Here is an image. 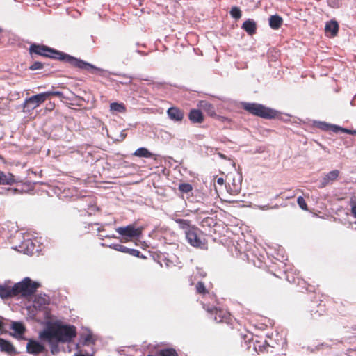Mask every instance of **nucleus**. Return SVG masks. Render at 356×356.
<instances>
[{
  "label": "nucleus",
  "instance_id": "34",
  "mask_svg": "<svg viewBox=\"0 0 356 356\" xmlns=\"http://www.w3.org/2000/svg\"><path fill=\"white\" fill-rule=\"evenodd\" d=\"M297 202H298V204L299 205V207L304 211H307L308 210V207H307V204L305 200V199L300 196L298 197V200H297Z\"/></svg>",
  "mask_w": 356,
  "mask_h": 356
},
{
  "label": "nucleus",
  "instance_id": "44",
  "mask_svg": "<svg viewBox=\"0 0 356 356\" xmlns=\"http://www.w3.org/2000/svg\"><path fill=\"white\" fill-rule=\"evenodd\" d=\"M133 238H130L129 237H127V236H123L122 238L120 239V241L122 243H127V242H129L130 241H131Z\"/></svg>",
  "mask_w": 356,
  "mask_h": 356
},
{
  "label": "nucleus",
  "instance_id": "39",
  "mask_svg": "<svg viewBox=\"0 0 356 356\" xmlns=\"http://www.w3.org/2000/svg\"><path fill=\"white\" fill-rule=\"evenodd\" d=\"M318 127L323 131H329L330 127V124H327L326 122H320Z\"/></svg>",
  "mask_w": 356,
  "mask_h": 356
},
{
  "label": "nucleus",
  "instance_id": "2",
  "mask_svg": "<svg viewBox=\"0 0 356 356\" xmlns=\"http://www.w3.org/2000/svg\"><path fill=\"white\" fill-rule=\"evenodd\" d=\"M76 328L72 325H63L56 322L47 327L41 337L49 342L67 343L76 337Z\"/></svg>",
  "mask_w": 356,
  "mask_h": 356
},
{
  "label": "nucleus",
  "instance_id": "26",
  "mask_svg": "<svg viewBox=\"0 0 356 356\" xmlns=\"http://www.w3.org/2000/svg\"><path fill=\"white\" fill-rule=\"evenodd\" d=\"M159 356H178V353L175 348H163L159 351Z\"/></svg>",
  "mask_w": 356,
  "mask_h": 356
},
{
  "label": "nucleus",
  "instance_id": "38",
  "mask_svg": "<svg viewBox=\"0 0 356 356\" xmlns=\"http://www.w3.org/2000/svg\"><path fill=\"white\" fill-rule=\"evenodd\" d=\"M343 128L342 127H340L337 125H334V124H330V131H332L334 133H338L339 131H341L342 132V129Z\"/></svg>",
  "mask_w": 356,
  "mask_h": 356
},
{
  "label": "nucleus",
  "instance_id": "20",
  "mask_svg": "<svg viewBox=\"0 0 356 356\" xmlns=\"http://www.w3.org/2000/svg\"><path fill=\"white\" fill-rule=\"evenodd\" d=\"M282 24L283 19L278 15H271L269 18V26L271 29L274 30L280 29Z\"/></svg>",
  "mask_w": 356,
  "mask_h": 356
},
{
  "label": "nucleus",
  "instance_id": "32",
  "mask_svg": "<svg viewBox=\"0 0 356 356\" xmlns=\"http://www.w3.org/2000/svg\"><path fill=\"white\" fill-rule=\"evenodd\" d=\"M109 247L116 251H118V252H123V253H127V249L128 248H127L126 246L122 245V244H119V243H113V244H111L109 245Z\"/></svg>",
  "mask_w": 356,
  "mask_h": 356
},
{
  "label": "nucleus",
  "instance_id": "30",
  "mask_svg": "<svg viewBox=\"0 0 356 356\" xmlns=\"http://www.w3.org/2000/svg\"><path fill=\"white\" fill-rule=\"evenodd\" d=\"M26 247V250H24L25 254H33V250H34V245L33 243L31 241H27L20 245L21 248H24Z\"/></svg>",
  "mask_w": 356,
  "mask_h": 356
},
{
  "label": "nucleus",
  "instance_id": "43",
  "mask_svg": "<svg viewBox=\"0 0 356 356\" xmlns=\"http://www.w3.org/2000/svg\"><path fill=\"white\" fill-rule=\"evenodd\" d=\"M216 182L219 184V185H221L222 186L225 183V180L222 177H218L217 179H216Z\"/></svg>",
  "mask_w": 356,
  "mask_h": 356
},
{
  "label": "nucleus",
  "instance_id": "27",
  "mask_svg": "<svg viewBox=\"0 0 356 356\" xmlns=\"http://www.w3.org/2000/svg\"><path fill=\"white\" fill-rule=\"evenodd\" d=\"M196 292L202 296H205L209 293V291L206 289L204 283L202 281H199L195 284Z\"/></svg>",
  "mask_w": 356,
  "mask_h": 356
},
{
  "label": "nucleus",
  "instance_id": "3",
  "mask_svg": "<svg viewBox=\"0 0 356 356\" xmlns=\"http://www.w3.org/2000/svg\"><path fill=\"white\" fill-rule=\"evenodd\" d=\"M51 96L60 97L63 93L60 91H47L26 98L23 104L24 112H29L36 108Z\"/></svg>",
  "mask_w": 356,
  "mask_h": 356
},
{
  "label": "nucleus",
  "instance_id": "48",
  "mask_svg": "<svg viewBox=\"0 0 356 356\" xmlns=\"http://www.w3.org/2000/svg\"><path fill=\"white\" fill-rule=\"evenodd\" d=\"M144 80H145V81H150V82H151L150 83H153V81L149 80V79H145Z\"/></svg>",
  "mask_w": 356,
  "mask_h": 356
},
{
  "label": "nucleus",
  "instance_id": "12",
  "mask_svg": "<svg viewBox=\"0 0 356 356\" xmlns=\"http://www.w3.org/2000/svg\"><path fill=\"white\" fill-rule=\"evenodd\" d=\"M27 352L31 354H38L45 350V347L35 340H29L26 345Z\"/></svg>",
  "mask_w": 356,
  "mask_h": 356
},
{
  "label": "nucleus",
  "instance_id": "15",
  "mask_svg": "<svg viewBox=\"0 0 356 356\" xmlns=\"http://www.w3.org/2000/svg\"><path fill=\"white\" fill-rule=\"evenodd\" d=\"M188 119L192 123L200 124L204 122V118L200 110L193 108L188 113Z\"/></svg>",
  "mask_w": 356,
  "mask_h": 356
},
{
  "label": "nucleus",
  "instance_id": "47",
  "mask_svg": "<svg viewBox=\"0 0 356 356\" xmlns=\"http://www.w3.org/2000/svg\"><path fill=\"white\" fill-rule=\"evenodd\" d=\"M90 209H91L92 211H97V208L96 207H90Z\"/></svg>",
  "mask_w": 356,
  "mask_h": 356
},
{
  "label": "nucleus",
  "instance_id": "5",
  "mask_svg": "<svg viewBox=\"0 0 356 356\" xmlns=\"http://www.w3.org/2000/svg\"><path fill=\"white\" fill-rule=\"evenodd\" d=\"M40 284L33 282L29 277H25L22 282L15 284V290L17 296L26 297L33 294Z\"/></svg>",
  "mask_w": 356,
  "mask_h": 356
},
{
  "label": "nucleus",
  "instance_id": "17",
  "mask_svg": "<svg viewBox=\"0 0 356 356\" xmlns=\"http://www.w3.org/2000/svg\"><path fill=\"white\" fill-rule=\"evenodd\" d=\"M198 106L211 117L216 116L214 106L207 101H200Z\"/></svg>",
  "mask_w": 356,
  "mask_h": 356
},
{
  "label": "nucleus",
  "instance_id": "11",
  "mask_svg": "<svg viewBox=\"0 0 356 356\" xmlns=\"http://www.w3.org/2000/svg\"><path fill=\"white\" fill-rule=\"evenodd\" d=\"M340 175V171L334 170L327 173L321 181L320 188H324L328 184H332L337 179Z\"/></svg>",
  "mask_w": 356,
  "mask_h": 356
},
{
  "label": "nucleus",
  "instance_id": "9",
  "mask_svg": "<svg viewBox=\"0 0 356 356\" xmlns=\"http://www.w3.org/2000/svg\"><path fill=\"white\" fill-rule=\"evenodd\" d=\"M116 232L122 236H127L130 238H138L142 234L141 228H136L133 225L126 227H120L116 229Z\"/></svg>",
  "mask_w": 356,
  "mask_h": 356
},
{
  "label": "nucleus",
  "instance_id": "19",
  "mask_svg": "<svg viewBox=\"0 0 356 356\" xmlns=\"http://www.w3.org/2000/svg\"><path fill=\"white\" fill-rule=\"evenodd\" d=\"M242 29L245 30L250 35L256 33L257 24L252 19H247L242 24Z\"/></svg>",
  "mask_w": 356,
  "mask_h": 356
},
{
  "label": "nucleus",
  "instance_id": "45",
  "mask_svg": "<svg viewBox=\"0 0 356 356\" xmlns=\"http://www.w3.org/2000/svg\"><path fill=\"white\" fill-rule=\"evenodd\" d=\"M75 356H94V355H89V354L79 353V354H76Z\"/></svg>",
  "mask_w": 356,
  "mask_h": 356
},
{
  "label": "nucleus",
  "instance_id": "24",
  "mask_svg": "<svg viewBox=\"0 0 356 356\" xmlns=\"http://www.w3.org/2000/svg\"><path fill=\"white\" fill-rule=\"evenodd\" d=\"M134 155L138 157L150 158L152 154L145 147H140L137 149Z\"/></svg>",
  "mask_w": 356,
  "mask_h": 356
},
{
  "label": "nucleus",
  "instance_id": "14",
  "mask_svg": "<svg viewBox=\"0 0 356 356\" xmlns=\"http://www.w3.org/2000/svg\"><path fill=\"white\" fill-rule=\"evenodd\" d=\"M17 296L15 284L13 286L7 285H0V297L2 299H6Z\"/></svg>",
  "mask_w": 356,
  "mask_h": 356
},
{
  "label": "nucleus",
  "instance_id": "46",
  "mask_svg": "<svg viewBox=\"0 0 356 356\" xmlns=\"http://www.w3.org/2000/svg\"><path fill=\"white\" fill-rule=\"evenodd\" d=\"M3 321L0 320V330L3 329Z\"/></svg>",
  "mask_w": 356,
  "mask_h": 356
},
{
  "label": "nucleus",
  "instance_id": "18",
  "mask_svg": "<svg viewBox=\"0 0 356 356\" xmlns=\"http://www.w3.org/2000/svg\"><path fill=\"white\" fill-rule=\"evenodd\" d=\"M325 31L326 33H330L332 37L337 35L339 31V24L336 21L331 20L326 23Z\"/></svg>",
  "mask_w": 356,
  "mask_h": 356
},
{
  "label": "nucleus",
  "instance_id": "29",
  "mask_svg": "<svg viewBox=\"0 0 356 356\" xmlns=\"http://www.w3.org/2000/svg\"><path fill=\"white\" fill-rule=\"evenodd\" d=\"M216 225V221L212 217H206L200 222V225L202 227H211Z\"/></svg>",
  "mask_w": 356,
  "mask_h": 356
},
{
  "label": "nucleus",
  "instance_id": "33",
  "mask_svg": "<svg viewBox=\"0 0 356 356\" xmlns=\"http://www.w3.org/2000/svg\"><path fill=\"white\" fill-rule=\"evenodd\" d=\"M230 15L233 18L238 19L241 17L242 15L241 10L239 8L234 6L231 8Z\"/></svg>",
  "mask_w": 356,
  "mask_h": 356
},
{
  "label": "nucleus",
  "instance_id": "42",
  "mask_svg": "<svg viewBox=\"0 0 356 356\" xmlns=\"http://www.w3.org/2000/svg\"><path fill=\"white\" fill-rule=\"evenodd\" d=\"M351 213L353 216L356 218V203L352 205L351 207Z\"/></svg>",
  "mask_w": 356,
  "mask_h": 356
},
{
  "label": "nucleus",
  "instance_id": "40",
  "mask_svg": "<svg viewBox=\"0 0 356 356\" xmlns=\"http://www.w3.org/2000/svg\"><path fill=\"white\" fill-rule=\"evenodd\" d=\"M342 132L343 133H346V134H350V135H356V130H350V129H342Z\"/></svg>",
  "mask_w": 356,
  "mask_h": 356
},
{
  "label": "nucleus",
  "instance_id": "25",
  "mask_svg": "<svg viewBox=\"0 0 356 356\" xmlns=\"http://www.w3.org/2000/svg\"><path fill=\"white\" fill-rule=\"evenodd\" d=\"M175 222L179 225V227L184 229L185 232L194 227V226L191 225V222L188 220L178 218L175 220Z\"/></svg>",
  "mask_w": 356,
  "mask_h": 356
},
{
  "label": "nucleus",
  "instance_id": "36",
  "mask_svg": "<svg viewBox=\"0 0 356 356\" xmlns=\"http://www.w3.org/2000/svg\"><path fill=\"white\" fill-rule=\"evenodd\" d=\"M17 191V190L15 188H2V190L0 191V194L1 195L15 194V193H16Z\"/></svg>",
  "mask_w": 356,
  "mask_h": 356
},
{
  "label": "nucleus",
  "instance_id": "16",
  "mask_svg": "<svg viewBox=\"0 0 356 356\" xmlns=\"http://www.w3.org/2000/svg\"><path fill=\"white\" fill-rule=\"evenodd\" d=\"M15 182V177L12 173H6L0 170V185H12Z\"/></svg>",
  "mask_w": 356,
  "mask_h": 356
},
{
  "label": "nucleus",
  "instance_id": "4",
  "mask_svg": "<svg viewBox=\"0 0 356 356\" xmlns=\"http://www.w3.org/2000/svg\"><path fill=\"white\" fill-rule=\"evenodd\" d=\"M242 108L250 114L265 119H273L277 115L275 110L260 104L244 102L242 104Z\"/></svg>",
  "mask_w": 356,
  "mask_h": 356
},
{
  "label": "nucleus",
  "instance_id": "31",
  "mask_svg": "<svg viewBox=\"0 0 356 356\" xmlns=\"http://www.w3.org/2000/svg\"><path fill=\"white\" fill-rule=\"evenodd\" d=\"M178 188L182 193H188L192 191L193 186L188 183H181L179 185Z\"/></svg>",
  "mask_w": 356,
  "mask_h": 356
},
{
  "label": "nucleus",
  "instance_id": "22",
  "mask_svg": "<svg viewBox=\"0 0 356 356\" xmlns=\"http://www.w3.org/2000/svg\"><path fill=\"white\" fill-rule=\"evenodd\" d=\"M0 350L8 353H13L15 352V348L13 344L10 341L1 338H0Z\"/></svg>",
  "mask_w": 356,
  "mask_h": 356
},
{
  "label": "nucleus",
  "instance_id": "41",
  "mask_svg": "<svg viewBox=\"0 0 356 356\" xmlns=\"http://www.w3.org/2000/svg\"><path fill=\"white\" fill-rule=\"evenodd\" d=\"M84 344H87L91 341H92V336L88 334L87 335L86 337H85V339H84Z\"/></svg>",
  "mask_w": 356,
  "mask_h": 356
},
{
  "label": "nucleus",
  "instance_id": "35",
  "mask_svg": "<svg viewBox=\"0 0 356 356\" xmlns=\"http://www.w3.org/2000/svg\"><path fill=\"white\" fill-rule=\"evenodd\" d=\"M44 67L43 63L39 61L34 62L30 67L29 69L31 70H40L42 69Z\"/></svg>",
  "mask_w": 356,
  "mask_h": 356
},
{
  "label": "nucleus",
  "instance_id": "13",
  "mask_svg": "<svg viewBox=\"0 0 356 356\" xmlns=\"http://www.w3.org/2000/svg\"><path fill=\"white\" fill-rule=\"evenodd\" d=\"M278 282V277L273 273H267L262 278V284L268 289L275 288Z\"/></svg>",
  "mask_w": 356,
  "mask_h": 356
},
{
  "label": "nucleus",
  "instance_id": "37",
  "mask_svg": "<svg viewBox=\"0 0 356 356\" xmlns=\"http://www.w3.org/2000/svg\"><path fill=\"white\" fill-rule=\"evenodd\" d=\"M127 253L136 257H140V252L136 249L128 248Z\"/></svg>",
  "mask_w": 356,
  "mask_h": 356
},
{
  "label": "nucleus",
  "instance_id": "1",
  "mask_svg": "<svg viewBox=\"0 0 356 356\" xmlns=\"http://www.w3.org/2000/svg\"><path fill=\"white\" fill-rule=\"evenodd\" d=\"M29 54L32 56L36 54L47 58L63 60L72 66L83 70L92 74L102 72V70L88 63L78 59L63 52L57 51L44 44H32L29 49Z\"/></svg>",
  "mask_w": 356,
  "mask_h": 356
},
{
  "label": "nucleus",
  "instance_id": "23",
  "mask_svg": "<svg viewBox=\"0 0 356 356\" xmlns=\"http://www.w3.org/2000/svg\"><path fill=\"white\" fill-rule=\"evenodd\" d=\"M110 110L113 113H124L127 111L125 105L123 103L113 102L110 104Z\"/></svg>",
  "mask_w": 356,
  "mask_h": 356
},
{
  "label": "nucleus",
  "instance_id": "10",
  "mask_svg": "<svg viewBox=\"0 0 356 356\" xmlns=\"http://www.w3.org/2000/svg\"><path fill=\"white\" fill-rule=\"evenodd\" d=\"M168 118L177 122H181L184 118V112L178 107L172 106L167 110Z\"/></svg>",
  "mask_w": 356,
  "mask_h": 356
},
{
  "label": "nucleus",
  "instance_id": "49",
  "mask_svg": "<svg viewBox=\"0 0 356 356\" xmlns=\"http://www.w3.org/2000/svg\"><path fill=\"white\" fill-rule=\"evenodd\" d=\"M3 31V29L0 27V33H1Z\"/></svg>",
  "mask_w": 356,
  "mask_h": 356
},
{
  "label": "nucleus",
  "instance_id": "21",
  "mask_svg": "<svg viewBox=\"0 0 356 356\" xmlns=\"http://www.w3.org/2000/svg\"><path fill=\"white\" fill-rule=\"evenodd\" d=\"M11 329L15 332V337L19 339L22 338V335L25 332V327L20 322H13L11 325Z\"/></svg>",
  "mask_w": 356,
  "mask_h": 356
},
{
  "label": "nucleus",
  "instance_id": "8",
  "mask_svg": "<svg viewBox=\"0 0 356 356\" xmlns=\"http://www.w3.org/2000/svg\"><path fill=\"white\" fill-rule=\"evenodd\" d=\"M204 309L209 313L217 323H222L227 321L229 318V314L226 310L218 309L216 307H211L204 305Z\"/></svg>",
  "mask_w": 356,
  "mask_h": 356
},
{
  "label": "nucleus",
  "instance_id": "28",
  "mask_svg": "<svg viewBox=\"0 0 356 356\" xmlns=\"http://www.w3.org/2000/svg\"><path fill=\"white\" fill-rule=\"evenodd\" d=\"M298 284L302 287V289H305L307 291L309 292H314L315 291V286L308 284L304 280L298 279Z\"/></svg>",
  "mask_w": 356,
  "mask_h": 356
},
{
  "label": "nucleus",
  "instance_id": "6",
  "mask_svg": "<svg viewBox=\"0 0 356 356\" xmlns=\"http://www.w3.org/2000/svg\"><path fill=\"white\" fill-rule=\"evenodd\" d=\"M226 188L231 195H236L241 190V180L239 176L228 175L226 177Z\"/></svg>",
  "mask_w": 356,
  "mask_h": 356
},
{
  "label": "nucleus",
  "instance_id": "7",
  "mask_svg": "<svg viewBox=\"0 0 356 356\" xmlns=\"http://www.w3.org/2000/svg\"><path fill=\"white\" fill-rule=\"evenodd\" d=\"M186 237L191 245L201 249L207 248V244L198 236V229L196 227L186 231Z\"/></svg>",
  "mask_w": 356,
  "mask_h": 356
}]
</instances>
